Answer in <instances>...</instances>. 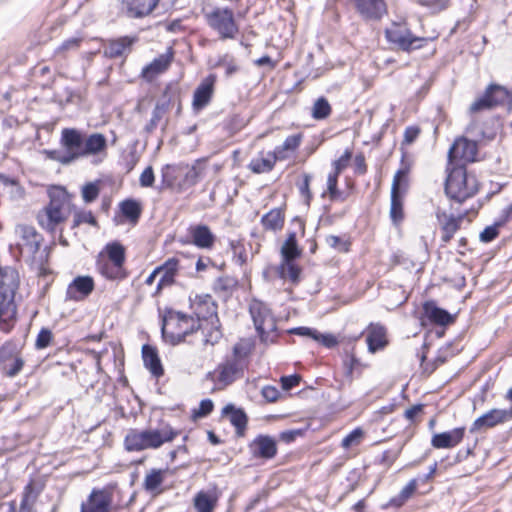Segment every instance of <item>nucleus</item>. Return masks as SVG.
Listing matches in <instances>:
<instances>
[{
  "label": "nucleus",
  "instance_id": "obj_4",
  "mask_svg": "<svg viewBox=\"0 0 512 512\" xmlns=\"http://www.w3.org/2000/svg\"><path fill=\"white\" fill-rule=\"evenodd\" d=\"M19 287V274L13 267L0 268V322L8 325L6 332H9L16 319L17 308L14 301L16 291Z\"/></svg>",
  "mask_w": 512,
  "mask_h": 512
},
{
  "label": "nucleus",
  "instance_id": "obj_17",
  "mask_svg": "<svg viewBox=\"0 0 512 512\" xmlns=\"http://www.w3.org/2000/svg\"><path fill=\"white\" fill-rule=\"evenodd\" d=\"M94 288L95 282L91 276H77L67 287L66 299L82 301L93 292Z\"/></svg>",
  "mask_w": 512,
  "mask_h": 512
},
{
  "label": "nucleus",
  "instance_id": "obj_63",
  "mask_svg": "<svg viewBox=\"0 0 512 512\" xmlns=\"http://www.w3.org/2000/svg\"><path fill=\"white\" fill-rule=\"evenodd\" d=\"M424 405L416 404L406 409L404 412V417L410 422H414L416 417L423 413Z\"/></svg>",
  "mask_w": 512,
  "mask_h": 512
},
{
  "label": "nucleus",
  "instance_id": "obj_15",
  "mask_svg": "<svg viewBox=\"0 0 512 512\" xmlns=\"http://www.w3.org/2000/svg\"><path fill=\"white\" fill-rule=\"evenodd\" d=\"M477 143L467 138L461 137L455 140L448 152L449 162L460 160L463 162L475 161L477 155Z\"/></svg>",
  "mask_w": 512,
  "mask_h": 512
},
{
  "label": "nucleus",
  "instance_id": "obj_49",
  "mask_svg": "<svg viewBox=\"0 0 512 512\" xmlns=\"http://www.w3.org/2000/svg\"><path fill=\"white\" fill-rule=\"evenodd\" d=\"M83 223H87L92 226H97V220L91 211L80 210L75 212L72 227L76 228Z\"/></svg>",
  "mask_w": 512,
  "mask_h": 512
},
{
  "label": "nucleus",
  "instance_id": "obj_19",
  "mask_svg": "<svg viewBox=\"0 0 512 512\" xmlns=\"http://www.w3.org/2000/svg\"><path fill=\"white\" fill-rule=\"evenodd\" d=\"M215 81V76L209 75L198 85L194 91L192 101V106L195 111L202 110L210 103L214 94Z\"/></svg>",
  "mask_w": 512,
  "mask_h": 512
},
{
  "label": "nucleus",
  "instance_id": "obj_12",
  "mask_svg": "<svg viewBox=\"0 0 512 512\" xmlns=\"http://www.w3.org/2000/svg\"><path fill=\"white\" fill-rule=\"evenodd\" d=\"M385 35L389 43L405 52L420 49L428 41L426 37L414 36L406 26L397 23L386 29Z\"/></svg>",
  "mask_w": 512,
  "mask_h": 512
},
{
  "label": "nucleus",
  "instance_id": "obj_21",
  "mask_svg": "<svg viewBox=\"0 0 512 512\" xmlns=\"http://www.w3.org/2000/svg\"><path fill=\"white\" fill-rule=\"evenodd\" d=\"M189 235L191 242L201 249H212L216 242V236L211 229L205 224H197L190 226Z\"/></svg>",
  "mask_w": 512,
  "mask_h": 512
},
{
  "label": "nucleus",
  "instance_id": "obj_38",
  "mask_svg": "<svg viewBox=\"0 0 512 512\" xmlns=\"http://www.w3.org/2000/svg\"><path fill=\"white\" fill-rule=\"evenodd\" d=\"M281 261H292L301 256V249L298 247L296 233L288 234L286 240L281 247Z\"/></svg>",
  "mask_w": 512,
  "mask_h": 512
},
{
  "label": "nucleus",
  "instance_id": "obj_18",
  "mask_svg": "<svg viewBox=\"0 0 512 512\" xmlns=\"http://www.w3.org/2000/svg\"><path fill=\"white\" fill-rule=\"evenodd\" d=\"M436 218L442 232L441 241L444 244L450 242L454 234L460 229L464 215L454 216L444 211H437Z\"/></svg>",
  "mask_w": 512,
  "mask_h": 512
},
{
  "label": "nucleus",
  "instance_id": "obj_61",
  "mask_svg": "<svg viewBox=\"0 0 512 512\" xmlns=\"http://www.w3.org/2000/svg\"><path fill=\"white\" fill-rule=\"evenodd\" d=\"M311 179H312V177H311L310 174H307V173L304 174L303 175V182L299 186V190H300L301 194L306 198L307 203H309V201L312 198V193L310 191Z\"/></svg>",
  "mask_w": 512,
  "mask_h": 512
},
{
  "label": "nucleus",
  "instance_id": "obj_9",
  "mask_svg": "<svg viewBox=\"0 0 512 512\" xmlns=\"http://www.w3.org/2000/svg\"><path fill=\"white\" fill-rule=\"evenodd\" d=\"M205 19L208 26L218 34L220 40H233L239 33L232 9L216 7L205 13Z\"/></svg>",
  "mask_w": 512,
  "mask_h": 512
},
{
  "label": "nucleus",
  "instance_id": "obj_45",
  "mask_svg": "<svg viewBox=\"0 0 512 512\" xmlns=\"http://www.w3.org/2000/svg\"><path fill=\"white\" fill-rule=\"evenodd\" d=\"M339 175L340 174L331 172L327 177V193L331 201L344 200L343 193L337 188Z\"/></svg>",
  "mask_w": 512,
  "mask_h": 512
},
{
  "label": "nucleus",
  "instance_id": "obj_14",
  "mask_svg": "<svg viewBox=\"0 0 512 512\" xmlns=\"http://www.w3.org/2000/svg\"><path fill=\"white\" fill-rule=\"evenodd\" d=\"M512 420V408L491 409L482 416L478 417L471 425L470 432L475 433L482 429L493 428L497 425L507 423Z\"/></svg>",
  "mask_w": 512,
  "mask_h": 512
},
{
  "label": "nucleus",
  "instance_id": "obj_11",
  "mask_svg": "<svg viewBox=\"0 0 512 512\" xmlns=\"http://www.w3.org/2000/svg\"><path fill=\"white\" fill-rule=\"evenodd\" d=\"M249 311L261 340L265 342L272 341L273 339L270 338V335L276 331L277 325L271 309L265 303L253 300Z\"/></svg>",
  "mask_w": 512,
  "mask_h": 512
},
{
  "label": "nucleus",
  "instance_id": "obj_10",
  "mask_svg": "<svg viewBox=\"0 0 512 512\" xmlns=\"http://www.w3.org/2000/svg\"><path fill=\"white\" fill-rule=\"evenodd\" d=\"M241 346L235 345L233 355L220 363L216 369V380L222 386H228L244 375L246 360L240 355Z\"/></svg>",
  "mask_w": 512,
  "mask_h": 512
},
{
  "label": "nucleus",
  "instance_id": "obj_47",
  "mask_svg": "<svg viewBox=\"0 0 512 512\" xmlns=\"http://www.w3.org/2000/svg\"><path fill=\"white\" fill-rule=\"evenodd\" d=\"M493 105L490 101V98L488 96V94L486 93V91L484 92V94L477 98L469 107V114L472 116L482 110H491L493 109Z\"/></svg>",
  "mask_w": 512,
  "mask_h": 512
},
{
  "label": "nucleus",
  "instance_id": "obj_43",
  "mask_svg": "<svg viewBox=\"0 0 512 512\" xmlns=\"http://www.w3.org/2000/svg\"><path fill=\"white\" fill-rule=\"evenodd\" d=\"M205 159H198L191 167H186L187 171L185 172V183L193 186L195 185L201 178L204 170Z\"/></svg>",
  "mask_w": 512,
  "mask_h": 512
},
{
  "label": "nucleus",
  "instance_id": "obj_64",
  "mask_svg": "<svg viewBox=\"0 0 512 512\" xmlns=\"http://www.w3.org/2000/svg\"><path fill=\"white\" fill-rule=\"evenodd\" d=\"M261 394L268 402H275L278 400L280 392L274 386H265L262 388Z\"/></svg>",
  "mask_w": 512,
  "mask_h": 512
},
{
  "label": "nucleus",
  "instance_id": "obj_62",
  "mask_svg": "<svg viewBox=\"0 0 512 512\" xmlns=\"http://www.w3.org/2000/svg\"><path fill=\"white\" fill-rule=\"evenodd\" d=\"M300 376L299 375H290V376H283L281 377V385L283 390H290L293 387L297 386L300 383Z\"/></svg>",
  "mask_w": 512,
  "mask_h": 512
},
{
  "label": "nucleus",
  "instance_id": "obj_56",
  "mask_svg": "<svg viewBox=\"0 0 512 512\" xmlns=\"http://www.w3.org/2000/svg\"><path fill=\"white\" fill-rule=\"evenodd\" d=\"M213 402L210 399H204L200 402L199 408L194 410V416L196 418H203L209 415L213 410Z\"/></svg>",
  "mask_w": 512,
  "mask_h": 512
},
{
  "label": "nucleus",
  "instance_id": "obj_28",
  "mask_svg": "<svg viewBox=\"0 0 512 512\" xmlns=\"http://www.w3.org/2000/svg\"><path fill=\"white\" fill-rule=\"evenodd\" d=\"M252 454L257 457L271 459L277 453L276 442L269 436L260 435L250 445Z\"/></svg>",
  "mask_w": 512,
  "mask_h": 512
},
{
  "label": "nucleus",
  "instance_id": "obj_26",
  "mask_svg": "<svg viewBox=\"0 0 512 512\" xmlns=\"http://www.w3.org/2000/svg\"><path fill=\"white\" fill-rule=\"evenodd\" d=\"M12 363L5 366L6 375L16 376L24 366V360L17 355V347L12 343H6L0 348V361H7L12 358Z\"/></svg>",
  "mask_w": 512,
  "mask_h": 512
},
{
  "label": "nucleus",
  "instance_id": "obj_46",
  "mask_svg": "<svg viewBox=\"0 0 512 512\" xmlns=\"http://www.w3.org/2000/svg\"><path fill=\"white\" fill-rule=\"evenodd\" d=\"M417 489V480L412 479L408 482V484L403 487L397 497L392 499V503L400 506L404 504L416 491Z\"/></svg>",
  "mask_w": 512,
  "mask_h": 512
},
{
  "label": "nucleus",
  "instance_id": "obj_16",
  "mask_svg": "<svg viewBox=\"0 0 512 512\" xmlns=\"http://www.w3.org/2000/svg\"><path fill=\"white\" fill-rule=\"evenodd\" d=\"M356 12L366 21H378L387 14L385 0H353Z\"/></svg>",
  "mask_w": 512,
  "mask_h": 512
},
{
  "label": "nucleus",
  "instance_id": "obj_3",
  "mask_svg": "<svg viewBox=\"0 0 512 512\" xmlns=\"http://www.w3.org/2000/svg\"><path fill=\"white\" fill-rule=\"evenodd\" d=\"M126 261L125 247L117 241L108 243L96 258V270L105 279L122 281L128 276L124 267Z\"/></svg>",
  "mask_w": 512,
  "mask_h": 512
},
{
  "label": "nucleus",
  "instance_id": "obj_50",
  "mask_svg": "<svg viewBox=\"0 0 512 512\" xmlns=\"http://www.w3.org/2000/svg\"><path fill=\"white\" fill-rule=\"evenodd\" d=\"M363 435V430L360 428H356L352 432H350L346 437L343 438L341 446L344 449H348L351 446L358 445L361 442Z\"/></svg>",
  "mask_w": 512,
  "mask_h": 512
},
{
  "label": "nucleus",
  "instance_id": "obj_6",
  "mask_svg": "<svg viewBox=\"0 0 512 512\" xmlns=\"http://www.w3.org/2000/svg\"><path fill=\"white\" fill-rule=\"evenodd\" d=\"M478 191V183L473 175H468L461 166L450 169L445 182L446 195L459 202H464Z\"/></svg>",
  "mask_w": 512,
  "mask_h": 512
},
{
  "label": "nucleus",
  "instance_id": "obj_40",
  "mask_svg": "<svg viewBox=\"0 0 512 512\" xmlns=\"http://www.w3.org/2000/svg\"><path fill=\"white\" fill-rule=\"evenodd\" d=\"M217 504V497L211 493L200 491L194 498V507L197 512H213Z\"/></svg>",
  "mask_w": 512,
  "mask_h": 512
},
{
  "label": "nucleus",
  "instance_id": "obj_22",
  "mask_svg": "<svg viewBox=\"0 0 512 512\" xmlns=\"http://www.w3.org/2000/svg\"><path fill=\"white\" fill-rule=\"evenodd\" d=\"M465 427H458L447 432L434 434L431 445L436 449H450L457 446L464 438Z\"/></svg>",
  "mask_w": 512,
  "mask_h": 512
},
{
  "label": "nucleus",
  "instance_id": "obj_7",
  "mask_svg": "<svg viewBox=\"0 0 512 512\" xmlns=\"http://www.w3.org/2000/svg\"><path fill=\"white\" fill-rule=\"evenodd\" d=\"M84 138L85 135L76 128H64L61 131L60 144L65 148V153L57 151L50 152V158L56 160L62 165H68L75 160L84 157Z\"/></svg>",
  "mask_w": 512,
  "mask_h": 512
},
{
  "label": "nucleus",
  "instance_id": "obj_8",
  "mask_svg": "<svg viewBox=\"0 0 512 512\" xmlns=\"http://www.w3.org/2000/svg\"><path fill=\"white\" fill-rule=\"evenodd\" d=\"M15 231L19 236L17 246L20 253L42 266L43 262L47 259V247L40 251L43 241L42 235L34 227L28 225H18Z\"/></svg>",
  "mask_w": 512,
  "mask_h": 512
},
{
  "label": "nucleus",
  "instance_id": "obj_54",
  "mask_svg": "<svg viewBox=\"0 0 512 512\" xmlns=\"http://www.w3.org/2000/svg\"><path fill=\"white\" fill-rule=\"evenodd\" d=\"M351 158H352V151L349 149H346L345 152L343 153V155L333 162V168H334L333 172L337 173V174H341V172L343 170H345L347 168V166L349 165Z\"/></svg>",
  "mask_w": 512,
  "mask_h": 512
},
{
  "label": "nucleus",
  "instance_id": "obj_1",
  "mask_svg": "<svg viewBox=\"0 0 512 512\" xmlns=\"http://www.w3.org/2000/svg\"><path fill=\"white\" fill-rule=\"evenodd\" d=\"M178 434L170 425H164L159 429H131L125 436L124 446L131 452L158 449L165 443L172 442Z\"/></svg>",
  "mask_w": 512,
  "mask_h": 512
},
{
  "label": "nucleus",
  "instance_id": "obj_37",
  "mask_svg": "<svg viewBox=\"0 0 512 512\" xmlns=\"http://www.w3.org/2000/svg\"><path fill=\"white\" fill-rule=\"evenodd\" d=\"M485 91L494 108L512 102V94L501 85L491 84Z\"/></svg>",
  "mask_w": 512,
  "mask_h": 512
},
{
  "label": "nucleus",
  "instance_id": "obj_25",
  "mask_svg": "<svg viewBox=\"0 0 512 512\" xmlns=\"http://www.w3.org/2000/svg\"><path fill=\"white\" fill-rule=\"evenodd\" d=\"M160 279L156 287V294H159L164 287L170 286L175 281V276L179 270V260L177 258H169L162 265L158 266Z\"/></svg>",
  "mask_w": 512,
  "mask_h": 512
},
{
  "label": "nucleus",
  "instance_id": "obj_5",
  "mask_svg": "<svg viewBox=\"0 0 512 512\" xmlns=\"http://www.w3.org/2000/svg\"><path fill=\"white\" fill-rule=\"evenodd\" d=\"M199 320L180 312L169 311L162 322V335L166 342L176 345L198 330Z\"/></svg>",
  "mask_w": 512,
  "mask_h": 512
},
{
  "label": "nucleus",
  "instance_id": "obj_39",
  "mask_svg": "<svg viewBox=\"0 0 512 512\" xmlns=\"http://www.w3.org/2000/svg\"><path fill=\"white\" fill-rule=\"evenodd\" d=\"M261 223L266 230H281L284 225V213L280 208L271 209L263 215Z\"/></svg>",
  "mask_w": 512,
  "mask_h": 512
},
{
  "label": "nucleus",
  "instance_id": "obj_24",
  "mask_svg": "<svg viewBox=\"0 0 512 512\" xmlns=\"http://www.w3.org/2000/svg\"><path fill=\"white\" fill-rule=\"evenodd\" d=\"M159 0H122V7L130 18H142L149 15Z\"/></svg>",
  "mask_w": 512,
  "mask_h": 512
},
{
  "label": "nucleus",
  "instance_id": "obj_53",
  "mask_svg": "<svg viewBox=\"0 0 512 512\" xmlns=\"http://www.w3.org/2000/svg\"><path fill=\"white\" fill-rule=\"evenodd\" d=\"M301 138L302 137L300 134L290 135L285 139L282 146L277 147L275 151L277 152V154L280 153L281 151H294L299 147L301 143Z\"/></svg>",
  "mask_w": 512,
  "mask_h": 512
},
{
  "label": "nucleus",
  "instance_id": "obj_13",
  "mask_svg": "<svg viewBox=\"0 0 512 512\" xmlns=\"http://www.w3.org/2000/svg\"><path fill=\"white\" fill-rule=\"evenodd\" d=\"M408 173L409 168L403 167L395 173L392 181L390 218L396 226L404 219L401 185L406 182Z\"/></svg>",
  "mask_w": 512,
  "mask_h": 512
},
{
  "label": "nucleus",
  "instance_id": "obj_58",
  "mask_svg": "<svg viewBox=\"0 0 512 512\" xmlns=\"http://www.w3.org/2000/svg\"><path fill=\"white\" fill-rule=\"evenodd\" d=\"M236 280L230 277H220L215 282V289L220 291H231L236 287Z\"/></svg>",
  "mask_w": 512,
  "mask_h": 512
},
{
  "label": "nucleus",
  "instance_id": "obj_23",
  "mask_svg": "<svg viewBox=\"0 0 512 512\" xmlns=\"http://www.w3.org/2000/svg\"><path fill=\"white\" fill-rule=\"evenodd\" d=\"M172 60L173 51L169 48L166 53L159 55L142 69V77L147 81H152L155 77L164 73L169 68Z\"/></svg>",
  "mask_w": 512,
  "mask_h": 512
},
{
  "label": "nucleus",
  "instance_id": "obj_34",
  "mask_svg": "<svg viewBox=\"0 0 512 512\" xmlns=\"http://www.w3.org/2000/svg\"><path fill=\"white\" fill-rule=\"evenodd\" d=\"M142 356L145 367L153 376L160 377L163 375L164 370L155 348L150 345H144L142 347Z\"/></svg>",
  "mask_w": 512,
  "mask_h": 512
},
{
  "label": "nucleus",
  "instance_id": "obj_30",
  "mask_svg": "<svg viewBox=\"0 0 512 512\" xmlns=\"http://www.w3.org/2000/svg\"><path fill=\"white\" fill-rule=\"evenodd\" d=\"M137 37L124 36L109 42L105 48V55L110 58H117L128 54Z\"/></svg>",
  "mask_w": 512,
  "mask_h": 512
},
{
  "label": "nucleus",
  "instance_id": "obj_33",
  "mask_svg": "<svg viewBox=\"0 0 512 512\" xmlns=\"http://www.w3.org/2000/svg\"><path fill=\"white\" fill-rule=\"evenodd\" d=\"M222 414L229 416L231 424L236 428L237 435L243 436L248 421L246 413L242 409L228 404L222 409Z\"/></svg>",
  "mask_w": 512,
  "mask_h": 512
},
{
  "label": "nucleus",
  "instance_id": "obj_59",
  "mask_svg": "<svg viewBox=\"0 0 512 512\" xmlns=\"http://www.w3.org/2000/svg\"><path fill=\"white\" fill-rule=\"evenodd\" d=\"M155 181L154 171L148 166L140 175L139 182L142 187H152Z\"/></svg>",
  "mask_w": 512,
  "mask_h": 512
},
{
  "label": "nucleus",
  "instance_id": "obj_48",
  "mask_svg": "<svg viewBox=\"0 0 512 512\" xmlns=\"http://www.w3.org/2000/svg\"><path fill=\"white\" fill-rule=\"evenodd\" d=\"M100 193V188L97 182H89L82 187V198L85 203L94 202Z\"/></svg>",
  "mask_w": 512,
  "mask_h": 512
},
{
  "label": "nucleus",
  "instance_id": "obj_55",
  "mask_svg": "<svg viewBox=\"0 0 512 512\" xmlns=\"http://www.w3.org/2000/svg\"><path fill=\"white\" fill-rule=\"evenodd\" d=\"M501 225H503V222H498L492 226H487L480 233V240L484 243H488L494 240L499 234L498 227H500Z\"/></svg>",
  "mask_w": 512,
  "mask_h": 512
},
{
  "label": "nucleus",
  "instance_id": "obj_27",
  "mask_svg": "<svg viewBox=\"0 0 512 512\" xmlns=\"http://www.w3.org/2000/svg\"><path fill=\"white\" fill-rule=\"evenodd\" d=\"M278 160L276 151L260 152L248 164V168L254 174L268 173L273 170Z\"/></svg>",
  "mask_w": 512,
  "mask_h": 512
},
{
  "label": "nucleus",
  "instance_id": "obj_36",
  "mask_svg": "<svg viewBox=\"0 0 512 512\" xmlns=\"http://www.w3.org/2000/svg\"><path fill=\"white\" fill-rule=\"evenodd\" d=\"M107 148V140L101 133H93L84 138V157L104 152Z\"/></svg>",
  "mask_w": 512,
  "mask_h": 512
},
{
  "label": "nucleus",
  "instance_id": "obj_42",
  "mask_svg": "<svg viewBox=\"0 0 512 512\" xmlns=\"http://www.w3.org/2000/svg\"><path fill=\"white\" fill-rule=\"evenodd\" d=\"M122 214L131 222L136 223L141 215L140 204L132 199L125 200L120 205Z\"/></svg>",
  "mask_w": 512,
  "mask_h": 512
},
{
  "label": "nucleus",
  "instance_id": "obj_57",
  "mask_svg": "<svg viewBox=\"0 0 512 512\" xmlns=\"http://www.w3.org/2000/svg\"><path fill=\"white\" fill-rule=\"evenodd\" d=\"M180 167H176V166H173V165H166L163 169H162V181H163V184H165L166 186L168 187H171L174 185V176L173 174L179 170Z\"/></svg>",
  "mask_w": 512,
  "mask_h": 512
},
{
  "label": "nucleus",
  "instance_id": "obj_29",
  "mask_svg": "<svg viewBox=\"0 0 512 512\" xmlns=\"http://www.w3.org/2000/svg\"><path fill=\"white\" fill-rule=\"evenodd\" d=\"M170 102V88L167 87L163 93L162 98L156 103L149 123L145 126L146 132L151 133L157 128L158 124L169 110Z\"/></svg>",
  "mask_w": 512,
  "mask_h": 512
},
{
  "label": "nucleus",
  "instance_id": "obj_31",
  "mask_svg": "<svg viewBox=\"0 0 512 512\" xmlns=\"http://www.w3.org/2000/svg\"><path fill=\"white\" fill-rule=\"evenodd\" d=\"M368 349L371 353L383 349L387 345L386 329L379 324H371L366 337Z\"/></svg>",
  "mask_w": 512,
  "mask_h": 512
},
{
  "label": "nucleus",
  "instance_id": "obj_2",
  "mask_svg": "<svg viewBox=\"0 0 512 512\" xmlns=\"http://www.w3.org/2000/svg\"><path fill=\"white\" fill-rule=\"evenodd\" d=\"M49 197V204L39 211L37 220L43 229L54 232L70 216L72 203L69 194L61 188L50 191Z\"/></svg>",
  "mask_w": 512,
  "mask_h": 512
},
{
  "label": "nucleus",
  "instance_id": "obj_51",
  "mask_svg": "<svg viewBox=\"0 0 512 512\" xmlns=\"http://www.w3.org/2000/svg\"><path fill=\"white\" fill-rule=\"evenodd\" d=\"M53 340V334L51 330L47 328H42L40 332L37 335L36 341H35V347L38 350L47 348Z\"/></svg>",
  "mask_w": 512,
  "mask_h": 512
},
{
  "label": "nucleus",
  "instance_id": "obj_35",
  "mask_svg": "<svg viewBox=\"0 0 512 512\" xmlns=\"http://www.w3.org/2000/svg\"><path fill=\"white\" fill-rule=\"evenodd\" d=\"M276 273L279 278L289 281L292 285H297L301 279V268L292 261H281L276 267Z\"/></svg>",
  "mask_w": 512,
  "mask_h": 512
},
{
  "label": "nucleus",
  "instance_id": "obj_20",
  "mask_svg": "<svg viewBox=\"0 0 512 512\" xmlns=\"http://www.w3.org/2000/svg\"><path fill=\"white\" fill-rule=\"evenodd\" d=\"M112 498L109 492L104 489H93L86 503H82L81 511L86 512H109Z\"/></svg>",
  "mask_w": 512,
  "mask_h": 512
},
{
  "label": "nucleus",
  "instance_id": "obj_32",
  "mask_svg": "<svg viewBox=\"0 0 512 512\" xmlns=\"http://www.w3.org/2000/svg\"><path fill=\"white\" fill-rule=\"evenodd\" d=\"M423 309L426 317L434 324L445 326L454 322V317L448 311L437 307L434 302H426Z\"/></svg>",
  "mask_w": 512,
  "mask_h": 512
},
{
  "label": "nucleus",
  "instance_id": "obj_52",
  "mask_svg": "<svg viewBox=\"0 0 512 512\" xmlns=\"http://www.w3.org/2000/svg\"><path fill=\"white\" fill-rule=\"evenodd\" d=\"M325 242L329 247L339 252H347L349 250V243L339 236L328 235L325 238Z\"/></svg>",
  "mask_w": 512,
  "mask_h": 512
},
{
  "label": "nucleus",
  "instance_id": "obj_41",
  "mask_svg": "<svg viewBox=\"0 0 512 512\" xmlns=\"http://www.w3.org/2000/svg\"><path fill=\"white\" fill-rule=\"evenodd\" d=\"M164 470L152 469L146 476L143 482V487L146 491L158 494L160 493V486L164 481Z\"/></svg>",
  "mask_w": 512,
  "mask_h": 512
},
{
  "label": "nucleus",
  "instance_id": "obj_44",
  "mask_svg": "<svg viewBox=\"0 0 512 512\" xmlns=\"http://www.w3.org/2000/svg\"><path fill=\"white\" fill-rule=\"evenodd\" d=\"M332 112L331 105L324 97L318 98L312 107L311 115L316 120H323L330 116Z\"/></svg>",
  "mask_w": 512,
  "mask_h": 512
},
{
  "label": "nucleus",
  "instance_id": "obj_60",
  "mask_svg": "<svg viewBox=\"0 0 512 512\" xmlns=\"http://www.w3.org/2000/svg\"><path fill=\"white\" fill-rule=\"evenodd\" d=\"M314 340L317 342H320L322 345H324L327 348H332L337 345L338 341L336 337L332 334H321L317 331V335L315 336Z\"/></svg>",
  "mask_w": 512,
  "mask_h": 512
}]
</instances>
